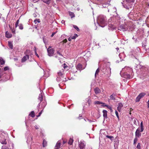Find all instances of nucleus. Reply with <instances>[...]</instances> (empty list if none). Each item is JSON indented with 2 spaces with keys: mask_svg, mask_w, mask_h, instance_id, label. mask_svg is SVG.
<instances>
[{
  "mask_svg": "<svg viewBox=\"0 0 149 149\" xmlns=\"http://www.w3.org/2000/svg\"><path fill=\"white\" fill-rule=\"evenodd\" d=\"M106 17L103 15H100L98 17V24L102 27H104L106 25Z\"/></svg>",
  "mask_w": 149,
  "mask_h": 149,
  "instance_id": "f257e3e1",
  "label": "nucleus"
},
{
  "mask_svg": "<svg viewBox=\"0 0 149 149\" xmlns=\"http://www.w3.org/2000/svg\"><path fill=\"white\" fill-rule=\"evenodd\" d=\"M135 0H126L123 4L124 7L127 9H129L131 7V3L134 2Z\"/></svg>",
  "mask_w": 149,
  "mask_h": 149,
  "instance_id": "f03ea898",
  "label": "nucleus"
},
{
  "mask_svg": "<svg viewBox=\"0 0 149 149\" xmlns=\"http://www.w3.org/2000/svg\"><path fill=\"white\" fill-rule=\"evenodd\" d=\"M146 95V93H145L142 92L140 93L136 97L135 100V102H139L140 101V99Z\"/></svg>",
  "mask_w": 149,
  "mask_h": 149,
  "instance_id": "7ed1b4c3",
  "label": "nucleus"
},
{
  "mask_svg": "<svg viewBox=\"0 0 149 149\" xmlns=\"http://www.w3.org/2000/svg\"><path fill=\"white\" fill-rule=\"evenodd\" d=\"M128 29V26L126 24H122L118 27V30L123 31L127 30Z\"/></svg>",
  "mask_w": 149,
  "mask_h": 149,
  "instance_id": "20e7f679",
  "label": "nucleus"
},
{
  "mask_svg": "<svg viewBox=\"0 0 149 149\" xmlns=\"http://www.w3.org/2000/svg\"><path fill=\"white\" fill-rule=\"evenodd\" d=\"M141 130H140V128L139 127H138L136 130L135 133V137L139 138L141 136Z\"/></svg>",
  "mask_w": 149,
  "mask_h": 149,
  "instance_id": "39448f33",
  "label": "nucleus"
},
{
  "mask_svg": "<svg viewBox=\"0 0 149 149\" xmlns=\"http://www.w3.org/2000/svg\"><path fill=\"white\" fill-rule=\"evenodd\" d=\"M79 146L81 149H84L85 147L84 142L83 140L80 141L79 143Z\"/></svg>",
  "mask_w": 149,
  "mask_h": 149,
  "instance_id": "423d86ee",
  "label": "nucleus"
},
{
  "mask_svg": "<svg viewBox=\"0 0 149 149\" xmlns=\"http://www.w3.org/2000/svg\"><path fill=\"white\" fill-rule=\"evenodd\" d=\"M47 52L48 55L49 56H52L54 52V51L53 49H50V47H49L47 49Z\"/></svg>",
  "mask_w": 149,
  "mask_h": 149,
  "instance_id": "0eeeda50",
  "label": "nucleus"
},
{
  "mask_svg": "<svg viewBox=\"0 0 149 149\" xmlns=\"http://www.w3.org/2000/svg\"><path fill=\"white\" fill-rule=\"evenodd\" d=\"M60 77L58 76V77L56 79V80L58 82L60 81L61 80L62 81V82H64L65 81H66V80L65 78H64L63 77Z\"/></svg>",
  "mask_w": 149,
  "mask_h": 149,
  "instance_id": "6e6552de",
  "label": "nucleus"
},
{
  "mask_svg": "<svg viewBox=\"0 0 149 149\" xmlns=\"http://www.w3.org/2000/svg\"><path fill=\"white\" fill-rule=\"evenodd\" d=\"M61 142V140H59L57 142L55 147V149H59L60 148Z\"/></svg>",
  "mask_w": 149,
  "mask_h": 149,
  "instance_id": "1a4fd4ad",
  "label": "nucleus"
},
{
  "mask_svg": "<svg viewBox=\"0 0 149 149\" xmlns=\"http://www.w3.org/2000/svg\"><path fill=\"white\" fill-rule=\"evenodd\" d=\"M77 69L79 70H81L84 69L85 68V66H75Z\"/></svg>",
  "mask_w": 149,
  "mask_h": 149,
  "instance_id": "9d476101",
  "label": "nucleus"
},
{
  "mask_svg": "<svg viewBox=\"0 0 149 149\" xmlns=\"http://www.w3.org/2000/svg\"><path fill=\"white\" fill-rule=\"evenodd\" d=\"M64 72V70H63V69L62 68L61 70L59 71L58 72V76L60 77H63V73H62V72Z\"/></svg>",
  "mask_w": 149,
  "mask_h": 149,
  "instance_id": "9b49d317",
  "label": "nucleus"
},
{
  "mask_svg": "<svg viewBox=\"0 0 149 149\" xmlns=\"http://www.w3.org/2000/svg\"><path fill=\"white\" fill-rule=\"evenodd\" d=\"M29 58V56L28 55H26L24 56L22 59V62H24L26 60Z\"/></svg>",
  "mask_w": 149,
  "mask_h": 149,
  "instance_id": "f8f14e48",
  "label": "nucleus"
},
{
  "mask_svg": "<svg viewBox=\"0 0 149 149\" xmlns=\"http://www.w3.org/2000/svg\"><path fill=\"white\" fill-rule=\"evenodd\" d=\"M129 18L130 19H132L134 17V13L133 12H130L128 15Z\"/></svg>",
  "mask_w": 149,
  "mask_h": 149,
  "instance_id": "ddd939ff",
  "label": "nucleus"
},
{
  "mask_svg": "<svg viewBox=\"0 0 149 149\" xmlns=\"http://www.w3.org/2000/svg\"><path fill=\"white\" fill-rule=\"evenodd\" d=\"M123 107V105L121 103H118V106L117 107V110L118 111L120 112L121 111V108Z\"/></svg>",
  "mask_w": 149,
  "mask_h": 149,
  "instance_id": "4468645a",
  "label": "nucleus"
},
{
  "mask_svg": "<svg viewBox=\"0 0 149 149\" xmlns=\"http://www.w3.org/2000/svg\"><path fill=\"white\" fill-rule=\"evenodd\" d=\"M94 92L95 94H97L101 92V90L98 87H96L94 89Z\"/></svg>",
  "mask_w": 149,
  "mask_h": 149,
  "instance_id": "2eb2a0df",
  "label": "nucleus"
},
{
  "mask_svg": "<svg viewBox=\"0 0 149 149\" xmlns=\"http://www.w3.org/2000/svg\"><path fill=\"white\" fill-rule=\"evenodd\" d=\"M103 116L104 119L107 118V111L106 110L103 111Z\"/></svg>",
  "mask_w": 149,
  "mask_h": 149,
  "instance_id": "dca6fc26",
  "label": "nucleus"
},
{
  "mask_svg": "<svg viewBox=\"0 0 149 149\" xmlns=\"http://www.w3.org/2000/svg\"><path fill=\"white\" fill-rule=\"evenodd\" d=\"M58 85L60 88L62 89H64L66 87L65 86V84L63 83H61L59 84Z\"/></svg>",
  "mask_w": 149,
  "mask_h": 149,
  "instance_id": "f3484780",
  "label": "nucleus"
},
{
  "mask_svg": "<svg viewBox=\"0 0 149 149\" xmlns=\"http://www.w3.org/2000/svg\"><path fill=\"white\" fill-rule=\"evenodd\" d=\"M6 37L7 38H10L12 37V35L8 33V32L6 31Z\"/></svg>",
  "mask_w": 149,
  "mask_h": 149,
  "instance_id": "a211bd4d",
  "label": "nucleus"
},
{
  "mask_svg": "<svg viewBox=\"0 0 149 149\" xmlns=\"http://www.w3.org/2000/svg\"><path fill=\"white\" fill-rule=\"evenodd\" d=\"M38 99L40 100V102H41L42 100L43 99V96L41 93L39 94Z\"/></svg>",
  "mask_w": 149,
  "mask_h": 149,
  "instance_id": "6ab92c4d",
  "label": "nucleus"
},
{
  "mask_svg": "<svg viewBox=\"0 0 149 149\" xmlns=\"http://www.w3.org/2000/svg\"><path fill=\"white\" fill-rule=\"evenodd\" d=\"M69 14L71 18L75 17V15L73 13L69 11Z\"/></svg>",
  "mask_w": 149,
  "mask_h": 149,
  "instance_id": "aec40b11",
  "label": "nucleus"
},
{
  "mask_svg": "<svg viewBox=\"0 0 149 149\" xmlns=\"http://www.w3.org/2000/svg\"><path fill=\"white\" fill-rule=\"evenodd\" d=\"M140 130H141V132H143L144 130L143 125L142 121L141 123Z\"/></svg>",
  "mask_w": 149,
  "mask_h": 149,
  "instance_id": "412c9836",
  "label": "nucleus"
},
{
  "mask_svg": "<svg viewBox=\"0 0 149 149\" xmlns=\"http://www.w3.org/2000/svg\"><path fill=\"white\" fill-rule=\"evenodd\" d=\"M32 139L33 137L31 136H30L28 138V139L26 141L27 142V143H29V142L30 141H32Z\"/></svg>",
  "mask_w": 149,
  "mask_h": 149,
  "instance_id": "4be33fe9",
  "label": "nucleus"
},
{
  "mask_svg": "<svg viewBox=\"0 0 149 149\" xmlns=\"http://www.w3.org/2000/svg\"><path fill=\"white\" fill-rule=\"evenodd\" d=\"M47 145V142L44 139L43 141L42 146L43 147L46 146Z\"/></svg>",
  "mask_w": 149,
  "mask_h": 149,
  "instance_id": "5701e85b",
  "label": "nucleus"
},
{
  "mask_svg": "<svg viewBox=\"0 0 149 149\" xmlns=\"http://www.w3.org/2000/svg\"><path fill=\"white\" fill-rule=\"evenodd\" d=\"M94 103L95 104H104V103L99 101H95V102H94Z\"/></svg>",
  "mask_w": 149,
  "mask_h": 149,
  "instance_id": "b1692460",
  "label": "nucleus"
},
{
  "mask_svg": "<svg viewBox=\"0 0 149 149\" xmlns=\"http://www.w3.org/2000/svg\"><path fill=\"white\" fill-rule=\"evenodd\" d=\"M5 63V61L2 58H0V63L1 65H2L4 64Z\"/></svg>",
  "mask_w": 149,
  "mask_h": 149,
  "instance_id": "393cba45",
  "label": "nucleus"
},
{
  "mask_svg": "<svg viewBox=\"0 0 149 149\" xmlns=\"http://www.w3.org/2000/svg\"><path fill=\"white\" fill-rule=\"evenodd\" d=\"M106 136V137L110 139L111 141H112L114 139V137L112 136H109L108 135H107Z\"/></svg>",
  "mask_w": 149,
  "mask_h": 149,
  "instance_id": "a878e982",
  "label": "nucleus"
},
{
  "mask_svg": "<svg viewBox=\"0 0 149 149\" xmlns=\"http://www.w3.org/2000/svg\"><path fill=\"white\" fill-rule=\"evenodd\" d=\"M73 141V140L71 138H70L68 142V143L70 145H72V144Z\"/></svg>",
  "mask_w": 149,
  "mask_h": 149,
  "instance_id": "bb28decb",
  "label": "nucleus"
},
{
  "mask_svg": "<svg viewBox=\"0 0 149 149\" xmlns=\"http://www.w3.org/2000/svg\"><path fill=\"white\" fill-rule=\"evenodd\" d=\"M18 26L20 29L22 30L23 29V25L22 24H19Z\"/></svg>",
  "mask_w": 149,
  "mask_h": 149,
  "instance_id": "cd10ccee",
  "label": "nucleus"
},
{
  "mask_svg": "<svg viewBox=\"0 0 149 149\" xmlns=\"http://www.w3.org/2000/svg\"><path fill=\"white\" fill-rule=\"evenodd\" d=\"M8 43L9 47L11 49H13V45L12 42H10L9 41L8 42Z\"/></svg>",
  "mask_w": 149,
  "mask_h": 149,
  "instance_id": "c85d7f7f",
  "label": "nucleus"
},
{
  "mask_svg": "<svg viewBox=\"0 0 149 149\" xmlns=\"http://www.w3.org/2000/svg\"><path fill=\"white\" fill-rule=\"evenodd\" d=\"M29 115L31 116V117L33 118L34 117H35V115L34 111H32L29 114Z\"/></svg>",
  "mask_w": 149,
  "mask_h": 149,
  "instance_id": "c756f323",
  "label": "nucleus"
},
{
  "mask_svg": "<svg viewBox=\"0 0 149 149\" xmlns=\"http://www.w3.org/2000/svg\"><path fill=\"white\" fill-rule=\"evenodd\" d=\"M69 66H64V69L63 70H64V71L65 70L67 71L69 70Z\"/></svg>",
  "mask_w": 149,
  "mask_h": 149,
  "instance_id": "7c9ffc66",
  "label": "nucleus"
},
{
  "mask_svg": "<svg viewBox=\"0 0 149 149\" xmlns=\"http://www.w3.org/2000/svg\"><path fill=\"white\" fill-rule=\"evenodd\" d=\"M50 0H42L43 2L48 4H49L50 3Z\"/></svg>",
  "mask_w": 149,
  "mask_h": 149,
  "instance_id": "2f4dec72",
  "label": "nucleus"
},
{
  "mask_svg": "<svg viewBox=\"0 0 149 149\" xmlns=\"http://www.w3.org/2000/svg\"><path fill=\"white\" fill-rule=\"evenodd\" d=\"M34 51L35 52V54L38 57H39V56L38 55V54L36 52V47H34Z\"/></svg>",
  "mask_w": 149,
  "mask_h": 149,
  "instance_id": "473e14b6",
  "label": "nucleus"
},
{
  "mask_svg": "<svg viewBox=\"0 0 149 149\" xmlns=\"http://www.w3.org/2000/svg\"><path fill=\"white\" fill-rule=\"evenodd\" d=\"M137 148L139 149H141V143H138L136 147Z\"/></svg>",
  "mask_w": 149,
  "mask_h": 149,
  "instance_id": "72a5a7b5",
  "label": "nucleus"
},
{
  "mask_svg": "<svg viewBox=\"0 0 149 149\" xmlns=\"http://www.w3.org/2000/svg\"><path fill=\"white\" fill-rule=\"evenodd\" d=\"M138 138L135 137L134 140V145H135L136 144V142L138 141Z\"/></svg>",
  "mask_w": 149,
  "mask_h": 149,
  "instance_id": "f704fd0d",
  "label": "nucleus"
},
{
  "mask_svg": "<svg viewBox=\"0 0 149 149\" xmlns=\"http://www.w3.org/2000/svg\"><path fill=\"white\" fill-rule=\"evenodd\" d=\"M19 20H18L17 21L15 24V28H16L19 25Z\"/></svg>",
  "mask_w": 149,
  "mask_h": 149,
  "instance_id": "c9c22d12",
  "label": "nucleus"
},
{
  "mask_svg": "<svg viewBox=\"0 0 149 149\" xmlns=\"http://www.w3.org/2000/svg\"><path fill=\"white\" fill-rule=\"evenodd\" d=\"M74 28L76 29L77 31H79V29L78 28V27L76 25H73Z\"/></svg>",
  "mask_w": 149,
  "mask_h": 149,
  "instance_id": "e433bc0d",
  "label": "nucleus"
},
{
  "mask_svg": "<svg viewBox=\"0 0 149 149\" xmlns=\"http://www.w3.org/2000/svg\"><path fill=\"white\" fill-rule=\"evenodd\" d=\"M110 98L112 100H114L115 99V98L114 97V96L113 95H110Z\"/></svg>",
  "mask_w": 149,
  "mask_h": 149,
  "instance_id": "4c0bfd02",
  "label": "nucleus"
},
{
  "mask_svg": "<svg viewBox=\"0 0 149 149\" xmlns=\"http://www.w3.org/2000/svg\"><path fill=\"white\" fill-rule=\"evenodd\" d=\"M10 29L12 31V33L13 34H15V29L14 28H10Z\"/></svg>",
  "mask_w": 149,
  "mask_h": 149,
  "instance_id": "58836bf2",
  "label": "nucleus"
},
{
  "mask_svg": "<svg viewBox=\"0 0 149 149\" xmlns=\"http://www.w3.org/2000/svg\"><path fill=\"white\" fill-rule=\"evenodd\" d=\"M115 113H116V115L117 118H118V119L119 120V116L118 113V111L116 110V111H115Z\"/></svg>",
  "mask_w": 149,
  "mask_h": 149,
  "instance_id": "ea45409f",
  "label": "nucleus"
},
{
  "mask_svg": "<svg viewBox=\"0 0 149 149\" xmlns=\"http://www.w3.org/2000/svg\"><path fill=\"white\" fill-rule=\"evenodd\" d=\"M99 68H97V70H96V72H95V76H96V75H97V74H98V73H99Z\"/></svg>",
  "mask_w": 149,
  "mask_h": 149,
  "instance_id": "a19ab883",
  "label": "nucleus"
},
{
  "mask_svg": "<svg viewBox=\"0 0 149 149\" xmlns=\"http://www.w3.org/2000/svg\"><path fill=\"white\" fill-rule=\"evenodd\" d=\"M9 69V68L8 66H6L4 68V71H6L8 70Z\"/></svg>",
  "mask_w": 149,
  "mask_h": 149,
  "instance_id": "79ce46f5",
  "label": "nucleus"
},
{
  "mask_svg": "<svg viewBox=\"0 0 149 149\" xmlns=\"http://www.w3.org/2000/svg\"><path fill=\"white\" fill-rule=\"evenodd\" d=\"M104 64H105L106 65H109L111 64L110 62H106L104 63Z\"/></svg>",
  "mask_w": 149,
  "mask_h": 149,
  "instance_id": "37998d69",
  "label": "nucleus"
},
{
  "mask_svg": "<svg viewBox=\"0 0 149 149\" xmlns=\"http://www.w3.org/2000/svg\"><path fill=\"white\" fill-rule=\"evenodd\" d=\"M67 39H65L64 40H63L61 42H63V43H65L67 42Z\"/></svg>",
  "mask_w": 149,
  "mask_h": 149,
  "instance_id": "c03bdc74",
  "label": "nucleus"
},
{
  "mask_svg": "<svg viewBox=\"0 0 149 149\" xmlns=\"http://www.w3.org/2000/svg\"><path fill=\"white\" fill-rule=\"evenodd\" d=\"M1 143L2 144H6V140L5 139L4 141H2L1 142Z\"/></svg>",
  "mask_w": 149,
  "mask_h": 149,
  "instance_id": "a18cd8bd",
  "label": "nucleus"
},
{
  "mask_svg": "<svg viewBox=\"0 0 149 149\" xmlns=\"http://www.w3.org/2000/svg\"><path fill=\"white\" fill-rule=\"evenodd\" d=\"M39 19H38V20H34V22L35 23V24H37V22H40L39 21Z\"/></svg>",
  "mask_w": 149,
  "mask_h": 149,
  "instance_id": "49530a36",
  "label": "nucleus"
},
{
  "mask_svg": "<svg viewBox=\"0 0 149 149\" xmlns=\"http://www.w3.org/2000/svg\"><path fill=\"white\" fill-rule=\"evenodd\" d=\"M106 106V107L107 108H108V109H111V106H109L108 105H107Z\"/></svg>",
  "mask_w": 149,
  "mask_h": 149,
  "instance_id": "de8ad7c7",
  "label": "nucleus"
},
{
  "mask_svg": "<svg viewBox=\"0 0 149 149\" xmlns=\"http://www.w3.org/2000/svg\"><path fill=\"white\" fill-rule=\"evenodd\" d=\"M57 32H53L52 35H51V36L52 37H53L54 36V35Z\"/></svg>",
  "mask_w": 149,
  "mask_h": 149,
  "instance_id": "09e8293b",
  "label": "nucleus"
},
{
  "mask_svg": "<svg viewBox=\"0 0 149 149\" xmlns=\"http://www.w3.org/2000/svg\"><path fill=\"white\" fill-rule=\"evenodd\" d=\"M42 111H43V110L41 111L39 113V115H38L37 116L38 117H39L40 116V115H41V114L42 113Z\"/></svg>",
  "mask_w": 149,
  "mask_h": 149,
  "instance_id": "8fccbe9b",
  "label": "nucleus"
},
{
  "mask_svg": "<svg viewBox=\"0 0 149 149\" xmlns=\"http://www.w3.org/2000/svg\"><path fill=\"white\" fill-rule=\"evenodd\" d=\"M116 18L117 20H119L120 19V16H118V15L116 17Z\"/></svg>",
  "mask_w": 149,
  "mask_h": 149,
  "instance_id": "3c124183",
  "label": "nucleus"
},
{
  "mask_svg": "<svg viewBox=\"0 0 149 149\" xmlns=\"http://www.w3.org/2000/svg\"><path fill=\"white\" fill-rule=\"evenodd\" d=\"M2 149H10L9 148H7L6 147L4 146V147H2Z\"/></svg>",
  "mask_w": 149,
  "mask_h": 149,
  "instance_id": "603ef678",
  "label": "nucleus"
},
{
  "mask_svg": "<svg viewBox=\"0 0 149 149\" xmlns=\"http://www.w3.org/2000/svg\"><path fill=\"white\" fill-rule=\"evenodd\" d=\"M39 127L38 125H35V128L36 129H39Z\"/></svg>",
  "mask_w": 149,
  "mask_h": 149,
  "instance_id": "864d4df0",
  "label": "nucleus"
},
{
  "mask_svg": "<svg viewBox=\"0 0 149 149\" xmlns=\"http://www.w3.org/2000/svg\"><path fill=\"white\" fill-rule=\"evenodd\" d=\"M71 37L72 39H74L76 38V37L75 36H73L72 37Z\"/></svg>",
  "mask_w": 149,
  "mask_h": 149,
  "instance_id": "5fc2aeb1",
  "label": "nucleus"
},
{
  "mask_svg": "<svg viewBox=\"0 0 149 149\" xmlns=\"http://www.w3.org/2000/svg\"><path fill=\"white\" fill-rule=\"evenodd\" d=\"M129 68V67H128L125 66V67L124 68H123V69H126L127 70Z\"/></svg>",
  "mask_w": 149,
  "mask_h": 149,
  "instance_id": "6e6d98bb",
  "label": "nucleus"
},
{
  "mask_svg": "<svg viewBox=\"0 0 149 149\" xmlns=\"http://www.w3.org/2000/svg\"><path fill=\"white\" fill-rule=\"evenodd\" d=\"M72 39H71V37H70L68 39V40L69 41H71V40H72Z\"/></svg>",
  "mask_w": 149,
  "mask_h": 149,
  "instance_id": "4d7b16f0",
  "label": "nucleus"
},
{
  "mask_svg": "<svg viewBox=\"0 0 149 149\" xmlns=\"http://www.w3.org/2000/svg\"><path fill=\"white\" fill-rule=\"evenodd\" d=\"M107 105L105 104V103H104V104H102V106L103 107H106V105Z\"/></svg>",
  "mask_w": 149,
  "mask_h": 149,
  "instance_id": "13d9d810",
  "label": "nucleus"
},
{
  "mask_svg": "<svg viewBox=\"0 0 149 149\" xmlns=\"http://www.w3.org/2000/svg\"><path fill=\"white\" fill-rule=\"evenodd\" d=\"M147 103L148 104V107L149 108V100H148V102H147Z\"/></svg>",
  "mask_w": 149,
  "mask_h": 149,
  "instance_id": "bf43d9fd",
  "label": "nucleus"
},
{
  "mask_svg": "<svg viewBox=\"0 0 149 149\" xmlns=\"http://www.w3.org/2000/svg\"><path fill=\"white\" fill-rule=\"evenodd\" d=\"M87 121H89L90 123H91L92 122V121L91 120H90L88 119H87Z\"/></svg>",
  "mask_w": 149,
  "mask_h": 149,
  "instance_id": "052dcab7",
  "label": "nucleus"
},
{
  "mask_svg": "<svg viewBox=\"0 0 149 149\" xmlns=\"http://www.w3.org/2000/svg\"><path fill=\"white\" fill-rule=\"evenodd\" d=\"M57 54H58L59 55L62 56V55L60 53H59V52H57Z\"/></svg>",
  "mask_w": 149,
  "mask_h": 149,
  "instance_id": "680f3d73",
  "label": "nucleus"
},
{
  "mask_svg": "<svg viewBox=\"0 0 149 149\" xmlns=\"http://www.w3.org/2000/svg\"><path fill=\"white\" fill-rule=\"evenodd\" d=\"M66 142V141H63V144H64Z\"/></svg>",
  "mask_w": 149,
  "mask_h": 149,
  "instance_id": "e2e57ef3",
  "label": "nucleus"
},
{
  "mask_svg": "<svg viewBox=\"0 0 149 149\" xmlns=\"http://www.w3.org/2000/svg\"><path fill=\"white\" fill-rule=\"evenodd\" d=\"M109 109L110 110L111 112H112L113 111V110L112 109V107L111 108V109Z\"/></svg>",
  "mask_w": 149,
  "mask_h": 149,
  "instance_id": "0e129e2a",
  "label": "nucleus"
},
{
  "mask_svg": "<svg viewBox=\"0 0 149 149\" xmlns=\"http://www.w3.org/2000/svg\"><path fill=\"white\" fill-rule=\"evenodd\" d=\"M2 76V74L1 73L0 74V78Z\"/></svg>",
  "mask_w": 149,
  "mask_h": 149,
  "instance_id": "69168bd1",
  "label": "nucleus"
},
{
  "mask_svg": "<svg viewBox=\"0 0 149 149\" xmlns=\"http://www.w3.org/2000/svg\"><path fill=\"white\" fill-rule=\"evenodd\" d=\"M64 22H65V21H64V20H62V21H61V22H62V23H64Z\"/></svg>",
  "mask_w": 149,
  "mask_h": 149,
  "instance_id": "338daca9",
  "label": "nucleus"
},
{
  "mask_svg": "<svg viewBox=\"0 0 149 149\" xmlns=\"http://www.w3.org/2000/svg\"><path fill=\"white\" fill-rule=\"evenodd\" d=\"M116 49H117V52H118V50H119V48H116Z\"/></svg>",
  "mask_w": 149,
  "mask_h": 149,
  "instance_id": "774afa93",
  "label": "nucleus"
}]
</instances>
